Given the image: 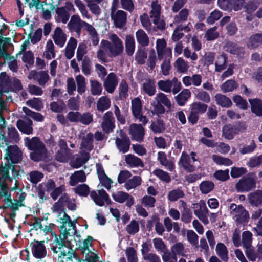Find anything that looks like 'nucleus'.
<instances>
[{"label": "nucleus", "instance_id": "obj_41", "mask_svg": "<svg viewBox=\"0 0 262 262\" xmlns=\"http://www.w3.org/2000/svg\"><path fill=\"white\" fill-rule=\"evenodd\" d=\"M136 37L138 43L142 47L148 46L149 43V37L142 29H139L136 32Z\"/></svg>", "mask_w": 262, "mask_h": 262}, {"label": "nucleus", "instance_id": "obj_21", "mask_svg": "<svg viewBox=\"0 0 262 262\" xmlns=\"http://www.w3.org/2000/svg\"><path fill=\"white\" fill-rule=\"evenodd\" d=\"M3 139L6 145H8L10 143H17L20 140V137L15 127H9L7 133L3 136Z\"/></svg>", "mask_w": 262, "mask_h": 262}, {"label": "nucleus", "instance_id": "obj_56", "mask_svg": "<svg viewBox=\"0 0 262 262\" xmlns=\"http://www.w3.org/2000/svg\"><path fill=\"white\" fill-rule=\"evenodd\" d=\"M252 234L251 232L246 231H244L242 233V242L241 244H242L244 248L245 249L252 246Z\"/></svg>", "mask_w": 262, "mask_h": 262}, {"label": "nucleus", "instance_id": "obj_57", "mask_svg": "<svg viewBox=\"0 0 262 262\" xmlns=\"http://www.w3.org/2000/svg\"><path fill=\"white\" fill-rule=\"evenodd\" d=\"M141 183V179L139 176H134L132 179L128 180L125 184L124 187L127 190L135 189Z\"/></svg>", "mask_w": 262, "mask_h": 262}, {"label": "nucleus", "instance_id": "obj_26", "mask_svg": "<svg viewBox=\"0 0 262 262\" xmlns=\"http://www.w3.org/2000/svg\"><path fill=\"white\" fill-rule=\"evenodd\" d=\"M16 125L18 129L24 134L29 135L33 132L32 121L28 118L18 120Z\"/></svg>", "mask_w": 262, "mask_h": 262}, {"label": "nucleus", "instance_id": "obj_12", "mask_svg": "<svg viewBox=\"0 0 262 262\" xmlns=\"http://www.w3.org/2000/svg\"><path fill=\"white\" fill-rule=\"evenodd\" d=\"M142 104L140 99L135 98L132 101V110L135 118L145 125L148 122L146 117L142 113Z\"/></svg>", "mask_w": 262, "mask_h": 262}, {"label": "nucleus", "instance_id": "obj_35", "mask_svg": "<svg viewBox=\"0 0 262 262\" xmlns=\"http://www.w3.org/2000/svg\"><path fill=\"white\" fill-rule=\"evenodd\" d=\"M77 45V40L74 37H70L65 48V56L67 59H70L74 56Z\"/></svg>", "mask_w": 262, "mask_h": 262}, {"label": "nucleus", "instance_id": "obj_47", "mask_svg": "<svg viewBox=\"0 0 262 262\" xmlns=\"http://www.w3.org/2000/svg\"><path fill=\"white\" fill-rule=\"evenodd\" d=\"M155 100L157 103L160 104H163L168 109L171 110V108L172 107L171 102L170 100L167 98V96L164 93H159L157 94L156 96L155 97Z\"/></svg>", "mask_w": 262, "mask_h": 262}, {"label": "nucleus", "instance_id": "obj_22", "mask_svg": "<svg viewBox=\"0 0 262 262\" xmlns=\"http://www.w3.org/2000/svg\"><path fill=\"white\" fill-rule=\"evenodd\" d=\"M118 82L116 74L110 73L104 81V88L108 93H112L118 85Z\"/></svg>", "mask_w": 262, "mask_h": 262}, {"label": "nucleus", "instance_id": "obj_48", "mask_svg": "<svg viewBox=\"0 0 262 262\" xmlns=\"http://www.w3.org/2000/svg\"><path fill=\"white\" fill-rule=\"evenodd\" d=\"M207 104L200 101L194 102L190 106V111L199 115L204 113L207 111Z\"/></svg>", "mask_w": 262, "mask_h": 262}, {"label": "nucleus", "instance_id": "obj_53", "mask_svg": "<svg viewBox=\"0 0 262 262\" xmlns=\"http://www.w3.org/2000/svg\"><path fill=\"white\" fill-rule=\"evenodd\" d=\"M111 106V101L106 96L100 97L97 102V108L99 111L103 112Z\"/></svg>", "mask_w": 262, "mask_h": 262}, {"label": "nucleus", "instance_id": "obj_9", "mask_svg": "<svg viewBox=\"0 0 262 262\" xmlns=\"http://www.w3.org/2000/svg\"><path fill=\"white\" fill-rule=\"evenodd\" d=\"M119 136L115 139V145L119 152L125 154L129 151L130 148L129 138L122 130H120Z\"/></svg>", "mask_w": 262, "mask_h": 262}, {"label": "nucleus", "instance_id": "obj_14", "mask_svg": "<svg viewBox=\"0 0 262 262\" xmlns=\"http://www.w3.org/2000/svg\"><path fill=\"white\" fill-rule=\"evenodd\" d=\"M166 42L164 39H158L156 41V50L159 60L171 57V50L166 48Z\"/></svg>", "mask_w": 262, "mask_h": 262}, {"label": "nucleus", "instance_id": "obj_31", "mask_svg": "<svg viewBox=\"0 0 262 262\" xmlns=\"http://www.w3.org/2000/svg\"><path fill=\"white\" fill-rule=\"evenodd\" d=\"M124 160L130 167H143L144 165L141 159L132 154H128L125 156Z\"/></svg>", "mask_w": 262, "mask_h": 262}, {"label": "nucleus", "instance_id": "obj_38", "mask_svg": "<svg viewBox=\"0 0 262 262\" xmlns=\"http://www.w3.org/2000/svg\"><path fill=\"white\" fill-rule=\"evenodd\" d=\"M171 252L174 255L185 256L187 253L185 245L182 242H178L171 247Z\"/></svg>", "mask_w": 262, "mask_h": 262}, {"label": "nucleus", "instance_id": "obj_4", "mask_svg": "<svg viewBox=\"0 0 262 262\" xmlns=\"http://www.w3.org/2000/svg\"><path fill=\"white\" fill-rule=\"evenodd\" d=\"M92 241L93 238L89 236L79 245V250L82 255V258L85 259L87 262H96L99 260L97 255L92 251V250H94L92 247Z\"/></svg>", "mask_w": 262, "mask_h": 262}, {"label": "nucleus", "instance_id": "obj_6", "mask_svg": "<svg viewBox=\"0 0 262 262\" xmlns=\"http://www.w3.org/2000/svg\"><path fill=\"white\" fill-rule=\"evenodd\" d=\"M255 187V179L250 173L241 178L235 184V189L238 192H248Z\"/></svg>", "mask_w": 262, "mask_h": 262}, {"label": "nucleus", "instance_id": "obj_45", "mask_svg": "<svg viewBox=\"0 0 262 262\" xmlns=\"http://www.w3.org/2000/svg\"><path fill=\"white\" fill-rule=\"evenodd\" d=\"M252 112L256 115L262 116V101L258 99H249Z\"/></svg>", "mask_w": 262, "mask_h": 262}, {"label": "nucleus", "instance_id": "obj_25", "mask_svg": "<svg viewBox=\"0 0 262 262\" xmlns=\"http://www.w3.org/2000/svg\"><path fill=\"white\" fill-rule=\"evenodd\" d=\"M141 90L149 96H153L156 92L155 80L154 79H146L142 83Z\"/></svg>", "mask_w": 262, "mask_h": 262}, {"label": "nucleus", "instance_id": "obj_59", "mask_svg": "<svg viewBox=\"0 0 262 262\" xmlns=\"http://www.w3.org/2000/svg\"><path fill=\"white\" fill-rule=\"evenodd\" d=\"M74 3L83 18L87 19H91V16L86 9L85 6L81 0H74Z\"/></svg>", "mask_w": 262, "mask_h": 262}, {"label": "nucleus", "instance_id": "obj_32", "mask_svg": "<svg viewBox=\"0 0 262 262\" xmlns=\"http://www.w3.org/2000/svg\"><path fill=\"white\" fill-rule=\"evenodd\" d=\"M70 17L69 13L66 10V8L58 7L56 9L55 19L58 23L66 24Z\"/></svg>", "mask_w": 262, "mask_h": 262}, {"label": "nucleus", "instance_id": "obj_2", "mask_svg": "<svg viewBox=\"0 0 262 262\" xmlns=\"http://www.w3.org/2000/svg\"><path fill=\"white\" fill-rule=\"evenodd\" d=\"M108 40L102 39L97 52V57L102 63L106 62L107 55L110 57H116L121 55L124 50L122 40L115 34H111Z\"/></svg>", "mask_w": 262, "mask_h": 262}, {"label": "nucleus", "instance_id": "obj_23", "mask_svg": "<svg viewBox=\"0 0 262 262\" xmlns=\"http://www.w3.org/2000/svg\"><path fill=\"white\" fill-rule=\"evenodd\" d=\"M55 43L59 47H63L67 40V35L60 27H56L52 34Z\"/></svg>", "mask_w": 262, "mask_h": 262}, {"label": "nucleus", "instance_id": "obj_5", "mask_svg": "<svg viewBox=\"0 0 262 262\" xmlns=\"http://www.w3.org/2000/svg\"><path fill=\"white\" fill-rule=\"evenodd\" d=\"M229 210L230 215L237 223H243L248 221L249 213L242 205L231 204Z\"/></svg>", "mask_w": 262, "mask_h": 262}, {"label": "nucleus", "instance_id": "obj_30", "mask_svg": "<svg viewBox=\"0 0 262 262\" xmlns=\"http://www.w3.org/2000/svg\"><path fill=\"white\" fill-rule=\"evenodd\" d=\"M249 203L256 207L262 204V190H257L248 195Z\"/></svg>", "mask_w": 262, "mask_h": 262}, {"label": "nucleus", "instance_id": "obj_51", "mask_svg": "<svg viewBox=\"0 0 262 262\" xmlns=\"http://www.w3.org/2000/svg\"><path fill=\"white\" fill-rule=\"evenodd\" d=\"M102 0H92L89 2L87 6L91 13L96 16H99L101 13V10L99 6Z\"/></svg>", "mask_w": 262, "mask_h": 262}, {"label": "nucleus", "instance_id": "obj_58", "mask_svg": "<svg viewBox=\"0 0 262 262\" xmlns=\"http://www.w3.org/2000/svg\"><path fill=\"white\" fill-rule=\"evenodd\" d=\"M184 192L180 188L173 189L168 192L167 198L171 202H175L184 196Z\"/></svg>", "mask_w": 262, "mask_h": 262}, {"label": "nucleus", "instance_id": "obj_64", "mask_svg": "<svg viewBox=\"0 0 262 262\" xmlns=\"http://www.w3.org/2000/svg\"><path fill=\"white\" fill-rule=\"evenodd\" d=\"M153 174L157 176L161 181L168 183L171 181L169 173L161 169H157L153 171Z\"/></svg>", "mask_w": 262, "mask_h": 262}, {"label": "nucleus", "instance_id": "obj_19", "mask_svg": "<svg viewBox=\"0 0 262 262\" xmlns=\"http://www.w3.org/2000/svg\"><path fill=\"white\" fill-rule=\"evenodd\" d=\"M129 134L133 140L139 142L143 141L144 129L142 125L131 124L129 126Z\"/></svg>", "mask_w": 262, "mask_h": 262}, {"label": "nucleus", "instance_id": "obj_49", "mask_svg": "<svg viewBox=\"0 0 262 262\" xmlns=\"http://www.w3.org/2000/svg\"><path fill=\"white\" fill-rule=\"evenodd\" d=\"M189 16V10L187 9H183L178 14L174 17L173 23L179 25L187 20Z\"/></svg>", "mask_w": 262, "mask_h": 262}, {"label": "nucleus", "instance_id": "obj_44", "mask_svg": "<svg viewBox=\"0 0 262 262\" xmlns=\"http://www.w3.org/2000/svg\"><path fill=\"white\" fill-rule=\"evenodd\" d=\"M191 92L188 89H184L176 97V100L179 106H183L190 97Z\"/></svg>", "mask_w": 262, "mask_h": 262}, {"label": "nucleus", "instance_id": "obj_39", "mask_svg": "<svg viewBox=\"0 0 262 262\" xmlns=\"http://www.w3.org/2000/svg\"><path fill=\"white\" fill-rule=\"evenodd\" d=\"M237 133V128L231 124L226 125L223 128V136L227 139H232Z\"/></svg>", "mask_w": 262, "mask_h": 262}, {"label": "nucleus", "instance_id": "obj_1", "mask_svg": "<svg viewBox=\"0 0 262 262\" xmlns=\"http://www.w3.org/2000/svg\"><path fill=\"white\" fill-rule=\"evenodd\" d=\"M5 159L8 163L0 168V199L4 201L10 200V194L8 192V187L15 190L18 185V180L20 177V167L10 165L17 163L22 159V151L16 145L8 146L6 149Z\"/></svg>", "mask_w": 262, "mask_h": 262}, {"label": "nucleus", "instance_id": "obj_20", "mask_svg": "<svg viewBox=\"0 0 262 262\" xmlns=\"http://www.w3.org/2000/svg\"><path fill=\"white\" fill-rule=\"evenodd\" d=\"M113 199L120 203H124L126 201V205L130 207L134 203V198L129 194L123 191H117L112 194Z\"/></svg>", "mask_w": 262, "mask_h": 262}, {"label": "nucleus", "instance_id": "obj_42", "mask_svg": "<svg viewBox=\"0 0 262 262\" xmlns=\"http://www.w3.org/2000/svg\"><path fill=\"white\" fill-rule=\"evenodd\" d=\"M216 103L223 107H229L232 105L231 100L224 95L216 94L214 97Z\"/></svg>", "mask_w": 262, "mask_h": 262}, {"label": "nucleus", "instance_id": "obj_33", "mask_svg": "<svg viewBox=\"0 0 262 262\" xmlns=\"http://www.w3.org/2000/svg\"><path fill=\"white\" fill-rule=\"evenodd\" d=\"M262 45V33H256L252 35L247 43V47L250 49L257 48Z\"/></svg>", "mask_w": 262, "mask_h": 262}, {"label": "nucleus", "instance_id": "obj_18", "mask_svg": "<svg viewBox=\"0 0 262 262\" xmlns=\"http://www.w3.org/2000/svg\"><path fill=\"white\" fill-rule=\"evenodd\" d=\"M5 20L0 14V43L7 48V45H10L11 38L6 36L9 34V29L4 23Z\"/></svg>", "mask_w": 262, "mask_h": 262}, {"label": "nucleus", "instance_id": "obj_37", "mask_svg": "<svg viewBox=\"0 0 262 262\" xmlns=\"http://www.w3.org/2000/svg\"><path fill=\"white\" fill-rule=\"evenodd\" d=\"M174 67L178 72L185 73L188 70L189 64L187 61L182 57H179L174 63Z\"/></svg>", "mask_w": 262, "mask_h": 262}, {"label": "nucleus", "instance_id": "obj_16", "mask_svg": "<svg viewBox=\"0 0 262 262\" xmlns=\"http://www.w3.org/2000/svg\"><path fill=\"white\" fill-rule=\"evenodd\" d=\"M111 18L113 20L115 26L121 28L126 24V13L123 10H117V9L111 10Z\"/></svg>", "mask_w": 262, "mask_h": 262}, {"label": "nucleus", "instance_id": "obj_11", "mask_svg": "<svg viewBox=\"0 0 262 262\" xmlns=\"http://www.w3.org/2000/svg\"><path fill=\"white\" fill-rule=\"evenodd\" d=\"M44 243V241L34 240L30 243L31 252L35 258L41 259L46 256L47 252Z\"/></svg>", "mask_w": 262, "mask_h": 262}, {"label": "nucleus", "instance_id": "obj_36", "mask_svg": "<svg viewBox=\"0 0 262 262\" xmlns=\"http://www.w3.org/2000/svg\"><path fill=\"white\" fill-rule=\"evenodd\" d=\"M84 29L88 33L89 38L92 42L93 45L95 46L98 45L99 38L95 28L92 25L87 23Z\"/></svg>", "mask_w": 262, "mask_h": 262}, {"label": "nucleus", "instance_id": "obj_13", "mask_svg": "<svg viewBox=\"0 0 262 262\" xmlns=\"http://www.w3.org/2000/svg\"><path fill=\"white\" fill-rule=\"evenodd\" d=\"M50 246L54 253L58 254V257L59 256H62L70 249L69 246L64 242L58 238L56 235L51 241Z\"/></svg>", "mask_w": 262, "mask_h": 262}, {"label": "nucleus", "instance_id": "obj_62", "mask_svg": "<svg viewBox=\"0 0 262 262\" xmlns=\"http://www.w3.org/2000/svg\"><path fill=\"white\" fill-rule=\"evenodd\" d=\"M74 192L80 196H86L90 193V188L85 184H80L73 188Z\"/></svg>", "mask_w": 262, "mask_h": 262}, {"label": "nucleus", "instance_id": "obj_50", "mask_svg": "<svg viewBox=\"0 0 262 262\" xmlns=\"http://www.w3.org/2000/svg\"><path fill=\"white\" fill-rule=\"evenodd\" d=\"M43 56L48 60H50L55 57L54 45L51 40H49L47 42Z\"/></svg>", "mask_w": 262, "mask_h": 262}, {"label": "nucleus", "instance_id": "obj_43", "mask_svg": "<svg viewBox=\"0 0 262 262\" xmlns=\"http://www.w3.org/2000/svg\"><path fill=\"white\" fill-rule=\"evenodd\" d=\"M125 50L128 56L133 55L135 50V41L133 36L127 35L125 41Z\"/></svg>", "mask_w": 262, "mask_h": 262}, {"label": "nucleus", "instance_id": "obj_15", "mask_svg": "<svg viewBox=\"0 0 262 262\" xmlns=\"http://www.w3.org/2000/svg\"><path fill=\"white\" fill-rule=\"evenodd\" d=\"M101 125L105 133L108 134L113 132L115 125V118L112 112L108 111L104 114Z\"/></svg>", "mask_w": 262, "mask_h": 262}, {"label": "nucleus", "instance_id": "obj_7", "mask_svg": "<svg viewBox=\"0 0 262 262\" xmlns=\"http://www.w3.org/2000/svg\"><path fill=\"white\" fill-rule=\"evenodd\" d=\"M76 226L74 222H69L67 225L62 226L59 235L60 239L66 243L68 246H71L72 241L76 233Z\"/></svg>", "mask_w": 262, "mask_h": 262}, {"label": "nucleus", "instance_id": "obj_27", "mask_svg": "<svg viewBox=\"0 0 262 262\" xmlns=\"http://www.w3.org/2000/svg\"><path fill=\"white\" fill-rule=\"evenodd\" d=\"M86 179V176L83 170L76 171L71 175L69 184L72 186H75L79 183L84 182Z\"/></svg>", "mask_w": 262, "mask_h": 262}, {"label": "nucleus", "instance_id": "obj_52", "mask_svg": "<svg viewBox=\"0 0 262 262\" xmlns=\"http://www.w3.org/2000/svg\"><path fill=\"white\" fill-rule=\"evenodd\" d=\"M161 13V6L159 2L155 0L151 4V10L149 12L150 18L160 16Z\"/></svg>", "mask_w": 262, "mask_h": 262}, {"label": "nucleus", "instance_id": "obj_10", "mask_svg": "<svg viewBox=\"0 0 262 262\" xmlns=\"http://www.w3.org/2000/svg\"><path fill=\"white\" fill-rule=\"evenodd\" d=\"M86 24V22L81 19L79 15L74 14L71 16L67 26L71 32H75L77 35L79 36L82 29L84 28Z\"/></svg>", "mask_w": 262, "mask_h": 262}, {"label": "nucleus", "instance_id": "obj_60", "mask_svg": "<svg viewBox=\"0 0 262 262\" xmlns=\"http://www.w3.org/2000/svg\"><path fill=\"white\" fill-rule=\"evenodd\" d=\"M212 160L217 165L230 166L233 164L231 160L227 158H224L222 156L213 155L212 156Z\"/></svg>", "mask_w": 262, "mask_h": 262}, {"label": "nucleus", "instance_id": "obj_28", "mask_svg": "<svg viewBox=\"0 0 262 262\" xmlns=\"http://www.w3.org/2000/svg\"><path fill=\"white\" fill-rule=\"evenodd\" d=\"M38 8V10H41V17L43 20H49L51 18V11L53 10V5L51 4L42 1V4L39 5Z\"/></svg>", "mask_w": 262, "mask_h": 262}, {"label": "nucleus", "instance_id": "obj_55", "mask_svg": "<svg viewBox=\"0 0 262 262\" xmlns=\"http://www.w3.org/2000/svg\"><path fill=\"white\" fill-rule=\"evenodd\" d=\"M214 184L211 181H204L199 185V189L203 194H207L214 188Z\"/></svg>", "mask_w": 262, "mask_h": 262}, {"label": "nucleus", "instance_id": "obj_46", "mask_svg": "<svg viewBox=\"0 0 262 262\" xmlns=\"http://www.w3.org/2000/svg\"><path fill=\"white\" fill-rule=\"evenodd\" d=\"M216 253L220 258L224 261L228 259V251L226 246L222 243H219L216 247Z\"/></svg>", "mask_w": 262, "mask_h": 262}, {"label": "nucleus", "instance_id": "obj_61", "mask_svg": "<svg viewBox=\"0 0 262 262\" xmlns=\"http://www.w3.org/2000/svg\"><path fill=\"white\" fill-rule=\"evenodd\" d=\"M61 200H63L64 206L66 205L69 210H76V205L74 199L70 198L67 194L64 193L61 195Z\"/></svg>", "mask_w": 262, "mask_h": 262}, {"label": "nucleus", "instance_id": "obj_24", "mask_svg": "<svg viewBox=\"0 0 262 262\" xmlns=\"http://www.w3.org/2000/svg\"><path fill=\"white\" fill-rule=\"evenodd\" d=\"M58 262H87L85 259L81 260L77 254L70 248L62 256H59Z\"/></svg>", "mask_w": 262, "mask_h": 262}, {"label": "nucleus", "instance_id": "obj_29", "mask_svg": "<svg viewBox=\"0 0 262 262\" xmlns=\"http://www.w3.org/2000/svg\"><path fill=\"white\" fill-rule=\"evenodd\" d=\"M158 160L160 164L164 166L166 169L172 171L175 168L174 163L172 160L167 159L166 154L162 151L158 153Z\"/></svg>", "mask_w": 262, "mask_h": 262}, {"label": "nucleus", "instance_id": "obj_3", "mask_svg": "<svg viewBox=\"0 0 262 262\" xmlns=\"http://www.w3.org/2000/svg\"><path fill=\"white\" fill-rule=\"evenodd\" d=\"M24 143L26 147L31 150L30 158L35 162L45 160L47 157L48 151L44 143L38 137L32 138L26 137Z\"/></svg>", "mask_w": 262, "mask_h": 262}, {"label": "nucleus", "instance_id": "obj_8", "mask_svg": "<svg viewBox=\"0 0 262 262\" xmlns=\"http://www.w3.org/2000/svg\"><path fill=\"white\" fill-rule=\"evenodd\" d=\"M195 215L204 224L208 223L207 216L208 209L205 203L201 200L199 203H194L192 205Z\"/></svg>", "mask_w": 262, "mask_h": 262}, {"label": "nucleus", "instance_id": "obj_34", "mask_svg": "<svg viewBox=\"0 0 262 262\" xmlns=\"http://www.w3.org/2000/svg\"><path fill=\"white\" fill-rule=\"evenodd\" d=\"M224 49L226 51L231 54L236 55L238 56H242L244 54L243 48L237 46L231 41L227 42L225 46Z\"/></svg>", "mask_w": 262, "mask_h": 262}, {"label": "nucleus", "instance_id": "obj_54", "mask_svg": "<svg viewBox=\"0 0 262 262\" xmlns=\"http://www.w3.org/2000/svg\"><path fill=\"white\" fill-rule=\"evenodd\" d=\"M93 135L89 133L83 137L81 145L85 149L91 151L93 148Z\"/></svg>", "mask_w": 262, "mask_h": 262}, {"label": "nucleus", "instance_id": "obj_63", "mask_svg": "<svg viewBox=\"0 0 262 262\" xmlns=\"http://www.w3.org/2000/svg\"><path fill=\"white\" fill-rule=\"evenodd\" d=\"M91 92L93 95H100L102 93L101 84L96 80H91Z\"/></svg>", "mask_w": 262, "mask_h": 262}, {"label": "nucleus", "instance_id": "obj_17", "mask_svg": "<svg viewBox=\"0 0 262 262\" xmlns=\"http://www.w3.org/2000/svg\"><path fill=\"white\" fill-rule=\"evenodd\" d=\"M90 196L96 204L100 206H103L105 203L108 204L110 202L109 196L103 189L98 190L97 192L95 191H91Z\"/></svg>", "mask_w": 262, "mask_h": 262}, {"label": "nucleus", "instance_id": "obj_40", "mask_svg": "<svg viewBox=\"0 0 262 262\" xmlns=\"http://www.w3.org/2000/svg\"><path fill=\"white\" fill-rule=\"evenodd\" d=\"M227 57L225 54L217 56L215 62V71L220 72L225 70L227 66Z\"/></svg>", "mask_w": 262, "mask_h": 262}]
</instances>
